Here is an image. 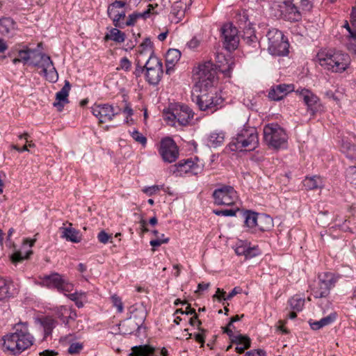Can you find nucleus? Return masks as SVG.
<instances>
[{
	"mask_svg": "<svg viewBox=\"0 0 356 356\" xmlns=\"http://www.w3.org/2000/svg\"><path fill=\"white\" fill-rule=\"evenodd\" d=\"M13 330L2 337V349L5 353L17 355L31 348L35 339L30 333L26 322L19 321L15 324Z\"/></svg>",
	"mask_w": 356,
	"mask_h": 356,
	"instance_id": "nucleus-1",
	"label": "nucleus"
},
{
	"mask_svg": "<svg viewBox=\"0 0 356 356\" xmlns=\"http://www.w3.org/2000/svg\"><path fill=\"white\" fill-rule=\"evenodd\" d=\"M259 144L258 133L255 128H244L241 130L236 137L229 143V147L231 151H252Z\"/></svg>",
	"mask_w": 356,
	"mask_h": 356,
	"instance_id": "nucleus-2",
	"label": "nucleus"
},
{
	"mask_svg": "<svg viewBox=\"0 0 356 356\" xmlns=\"http://www.w3.org/2000/svg\"><path fill=\"white\" fill-rule=\"evenodd\" d=\"M317 58L322 67L332 72H343L350 63L349 56L341 52H321L318 54Z\"/></svg>",
	"mask_w": 356,
	"mask_h": 356,
	"instance_id": "nucleus-3",
	"label": "nucleus"
},
{
	"mask_svg": "<svg viewBox=\"0 0 356 356\" xmlns=\"http://www.w3.org/2000/svg\"><path fill=\"white\" fill-rule=\"evenodd\" d=\"M313 0H295L292 2L284 1L280 6L281 15L291 22H298L303 15L311 10Z\"/></svg>",
	"mask_w": 356,
	"mask_h": 356,
	"instance_id": "nucleus-4",
	"label": "nucleus"
},
{
	"mask_svg": "<svg viewBox=\"0 0 356 356\" xmlns=\"http://www.w3.org/2000/svg\"><path fill=\"white\" fill-rule=\"evenodd\" d=\"M194 113L186 105L175 104L163 113L164 120L171 126H186L193 119Z\"/></svg>",
	"mask_w": 356,
	"mask_h": 356,
	"instance_id": "nucleus-5",
	"label": "nucleus"
},
{
	"mask_svg": "<svg viewBox=\"0 0 356 356\" xmlns=\"http://www.w3.org/2000/svg\"><path fill=\"white\" fill-rule=\"evenodd\" d=\"M264 139L268 147L278 149L286 147L288 136L278 124L270 123L264 127Z\"/></svg>",
	"mask_w": 356,
	"mask_h": 356,
	"instance_id": "nucleus-6",
	"label": "nucleus"
},
{
	"mask_svg": "<svg viewBox=\"0 0 356 356\" xmlns=\"http://www.w3.org/2000/svg\"><path fill=\"white\" fill-rule=\"evenodd\" d=\"M216 71L211 62L199 65L193 70V79L195 82V86L201 92L212 86L215 79Z\"/></svg>",
	"mask_w": 356,
	"mask_h": 356,
	"instance_id": "nucleus-7",
	"label": "nucleus"
},
{
	"mask_svg": "<svg viewBox=\"0 0 356 356\" xmlns=\"http://www.w3.org/2000/svg\"><path fill=\"white\" fill-rule=\"evenodd\" d=\"M268 40V50L274 56H286L289 53V44L284 38L282 31L273 29L267 33Z\"/></svg>",
	"mask_w": 356,
	"mask_h": 356,
	"instance_id": "nucleus-8",
	"label": "nucleus"
},
{
	"mask_svg": "<svg viewBox=\"0 0 356 356\" xmlns=\"http://www.w3.org/2000/svg\"><path fill=\"white\" fill-rule=\"evenodd\" d=\"M144 67L145 68V77L146 81L152 85L158 84L163 74L161 60L158 57H149L145 60Z\"/></svg>",
	"mask_w": 356,
	"mask_h": 356,
	"instance_id": "nucleus-9",
	"label": "nucleus"
},
{
	"mask_svg": "<svg viewBox=\"0 0 356 356\" xmlns=\"http://www.w3.org/2000/svg\"><path fill=\"white\" fill-rule=\"evenodd\" d=\"M223 102L222 97L216 91L210 90L197 97L196 103L202 111L213 113L218 110Z\"/></svg>",
	"mask_w": 356,
	"mask_h": 356,
	"instance_id": "nucleus-10",
	"label": "nucleus"
},
{
	"mask_svg": "<svg viewBox=\"0 0 356 356\" xmlns=\"http://www.w3.org/2000/svg\"><path fill=\"white\" fill-rule=\"evenodd\" d=\"M338 279L339 276L330 272H324L319 274L318 286L312 289L314 296L316 298L326 297Z\"/></svg>",
	"mask_w": 356,
	"mask_h": 356,
	"instance_id": "nucleus-11",
	"label": "nucleus"
},
{
	"mask_svg": "<svg viewBox=\"0 0 356 356\" xmlns=\"http://www.w3.org/2000/svg\"><path fill=\"white\" fill-rule=\"evenodd\" d=\"M40 284L48 288H55L60 292H70L73 289V284L65 280L56 273L40 277Z\"/></svg>",
	"mask_w": 356,
	"mask_h": 356,
	"instance_id": "nucleus-12",
	"label": "nucleus"
},
{
	"mask_svg": "<svg viewBox=\"0 0 356 356\" xmlns=\"http://www.w3.org/2000/svg\"><path fill=\"white\" fill-rule=\"evenodd\" d=\"M213 197L215 204L218 205L232 206L238 200L236 191L229 186H223L216 189L213 193Z\"/></svg>",
	"mask_w": 356,
	"mask_h": 356,
	"instance_id": "nucleus-13",
	"label": "nucleus"
},
{
	"mask_svg": "<svg viewBox=\"0 0 356 356\" xmlns=\"http://www.w3.org/2000/svg\"><path fill=\"white\" fill-rule=\"evenodd\" d=\"M202 170V166H200L197 163H195L192 159L181 160L177 164L169 168L170 172L176 177H181L189 172L197 175Z\"/></svg>",
	"mask_w": 356,
	"mask_h": 356,
	"instance_id": "nucleus-14",
	"label": "nucleus"
},
{
	"mask_svg": "<svg viewBox=\"0 0 356 356\" xmlns=\"http://www.w3.org/2000/svg\"><path fill=\"white\" fill-rule=\"evenodd\" d=\"M223 46L228 51L235 50L239 42L237 29L232 24H225L221 28Z\"/></svg>",
	"mask_w": 356,
	"mask_h": 356,
	"instance_id": "nucleus-15",
	"label": "nucleus"
},
{
	"mask_svg": "<svg viewBox=\"0 0 356 356\" xmlns=\"http://www.w3.org/2000/svg\"><path fill=\"white\" fill-rule=\"evenodd\" d=\"M159 152L165 162L172 163L179 156V149L175 141L166 137L161 140Z\"/></svg>",
	"mask_w": 356,
	"mask_h": 356,
	"instance_id": "nucleus-16",
	"label": "nucleus"
},
{
	"mask_svg": "<svg viewBox=\"0 0 356 356\" xmlns=\"http://www.w3.org/2000/svg\"><path fill=\"white\" fill-rule=\"evenodd\" d=\"M92 112L100 123L110 121L118 114V112H115L114 108L109 104L95 105L92 107Z\"/></svg>",
	"mask_w": 356,
	"mask_h": 356,
	"instance_id": "nucleus-17",
	"label": "nucleus"
},
{
	"mask_svg": "<svg viewBox=\"0 0 356 356\" xmlns=\"http://www.w3.org/2000/svg\"><path fill=\"white\" fill-rule=\"evenodd\" d=\"M295 87L293 84H280L270 88L268 92V97L274 101H279L283 99L288 93L294 91Z\"/></svg>",
	"mask_w": 356,
	"mask_h": 356,
	"instance_id": "nucleus-18",
	"label": "nucleus"
},
{
	"mask_svg": "<svg viewBox=\"0 0 356 356\" xmlns=\"http://www.w3.org/2000/svg\"><path fill=\"white\" fill-rule=\"evenodd\" d=\"M296 92L302 98L308 110H311L312 113H314L316 105L319 102L318 97L311 90L302 88H299L296 90Z\"/></svg>",
	"mask_w": 356,
	"mask_h": 356,
	"instance_id": "nucleus-19",
	"label": "nucleus"
},
{
	"mask_svg": "<svg viewBox=\"0 0 356 356\" xmlns=\"http://www.w3.org/2000/svg\"><path fill=\"white\" fill-rule=\"evenodd\" d=\"M70 89V83L67 80H65V85L62 89L56 94V101L53 104L54 106L57 108L58 111H62L64 106L69 103L68 95Z\"/></svg>",
	"mask_w": 356,
	"mask_h": 356,
	"instance_id": "nucleus-20",
	"label": "nucleus"
},
{
	"mask_svg": "<svg viewBox=\"0 0 356 356\" xmlns=\"http://www.w3.org/2000/svg\"><path fill=\"white\" fill-rule=\"evenodd\" d=\"M53 61L47 54L38 51L36 56H33L31 65L42 68V71H47V68L53 69Z\"/></svg>",
	"mask_w": 356,
	"mask_h": 356,
	"instance_id": "nucleus-21",
	"label": "nucleus"
},
{
	"mask_svg": "<svg viewBox=\"0 0 356 356\" xmlns=\"http://www.w3.org/2000/svg\"><path fill=\"white\" fill-rule=\"evenodd\" d=\"M60 231L61 236L70 242L77 243L81 241V234L78 230L72 227L71 223H69L67 227H60Z\"/></svg>",
	"mask_w": 356,
	"mask_h": 356,
	"instance_id": "nucleus-22",
	"label": "nucleus"
},
{
	"mask_svg": "<svg viewBox=\"0 0 356 356\" xmlns=\"http://www.w3.org/2000/svg\"><path fill=\"white\" fill-rule=\"evenodd\" d=\"M181 58V52L178 49H169L165 56L166 74H170L173 71L175 65Z\"/></svg>",
	"mask_w": 356,
	"mask_h": 356,
	"instance_id": "nucleus-23",
	"label": "nucleus"
},
{
	"mask_svg": "<svg viewBox=\"0 0 356 356\" xmlns=\"http://www.w3.org/2000/svg\"><path fill=\"white\" fill-rule=\"evenodd\" d=\"M15 293L12 281L0 278V300L8 298Z\"/></svg>",
	"mask_w": 356,
	"mask_h": 356,
	"instance_id": "nucleus-24",
	"label": "nucleus"
},
{
	"mask_svg": "<svg viewBox=\"0 0 356 356\" xmlns=\"http://www.w3.org/2000/svg\"><path fill=\"white\" fill-rule=\"evenodd\" d=\"M38 50L29 48L27 46L18 50V57L13 60V63L16 65L18 63H26L33 60V56H36Z\"/></svg>",
	"mask_w": 356,
	"mask_h": 356,
	"instance_id": "nucleus-25",
	"label": "nucleus"
},
{
	"mask_svg": "<svg viewBox=\"0 0 356 356\" xmlns=\"http://www.w3.org/2000/svg\"><path fill=\"white\" fill-rule=\"evenodd\" d=\"M234 250L238 256L243 257L244 259H251L260 253L257 246H235Z\"/></svg>",
	"mask_w": 356,
	"mask_h": 356,
	"instance_id": "nucleus-26",
	"label": "nucleus"
},
{
	"mask_svg": "<svg viewBox=\"0 0 356 356\" xmlns=\"http://www.w3.org/2000/svg\"><path fill=\"white\" fill-rule=\"evenodd\" d=\"M130 313L131 314L130 318H133L135 320H138V322H132L131 321L127 322L129 325H133L134 328L138 327L139 323H142L146 316L145 310L142 306L131 307L130 308Z\"/></svg>",
	"mask_w": 356,
	"mask_h": 356,
	"instance_id": "nucleus-27",
	"label": "nucleus"
},
{
	"mask_svg": "<svg viewBox=\"0 0 356 356\" xmlns=\"http://www.w3.org/2000/svg\"><path fill=\"white\" fill-rule=\"evenodd\" d=\"M232 342L237 345L235 350L239 354H242L245 350L248 349L251 343L250 339L248 337L241 334L234 336Z\"/></svg>",
	"mask_w": 356,
	"mask_h": 356,
	"instance_id": "nucleus-28",
	"label": "nucleus"
},
{
	"mask_svg": "<svg viewBox=\"0 0 356 356\" xmlns=\"http://www.w3.org/2000/svg\"><path fill=\"white\" fill-rule=\"evenodd\" d=\"M274 227L273 218L266 214H259L256 227L257 232H270Z\"/></svg>",
	"mask_w": 356,
	"mask_h": 356,
	"instance_id": "nucleus-29",
	"label": "nucleus"
},
{
	"mask_svg": "<svg viewBox=\"0 0 356 356\" xmlns=\"http://www.w3.org/2000/svg\"><path fill=\"white\" fill-rule=\"evenodd\" d=\"M56 314L65 325H68L70 323V319H72L76 316L74 311L65 306H60L57 307L56 309Z\"/></svg>",
	"mask_w": 356,
	"mask_h": 356,
	"instance_id": "nucleus-30",
	"label": "nucleus"
},
{
	"mask_svg": "<svg viewBox=\"0 0 356 356\" xmlns=\"http://www.w3.org/2000/svg\"><path fill=\"white\" fill-rule=\"evenodd\" d=\"M152 4L148 5V8L143 13H134L129 15L128 19L125 20L124 27L134 26L138 18L146 19L149 16L152 9H153Z\"/></svg>",
	"mask_w": 356,
	"mask_h": 356,
	"instance_id": "nucleus-31",
	"label": "nucleus"
},
{
	"mask_svg": "<svg viewBox=\"0 0 356 356\" xmlns=\"http://www.w3.org/2000/svg\"><path fill=\"white\" fill-rule=\"evenodd\" d=\"M303 185L307 190H315L323 187V181L319 176L307 177L303 181Z\"/></svg>",
	"mask_w": 356,
	"mask_h": 356,
	"instance_id": "nucleus-32",
	"label": "nucleus"
},
{
	"mask_svg": "<svg viewBox=\"0 0 356 356\" xmlns=\"http://www.w3.org/2000/svg\"><path fill=\"white\" fill-rule=\"evenodd\" d=\"M341 149L349 160L356 161V144L343 140Z\"/></svg>",
	"mask_w": 356,
	"mask_h": 356,
	"instance_id": "nucleus-33",
	"label": "nucleus"
},
{
	"mask_svg": "<svg viewBox=\"0 0 356 356\" xmlns=\"http://www.w3.org/2000/svg\"><path fill=\"white\" fill-rule=\"evenodd\" d=\"M259 216V215L258 213L250 211H247L244 213L245 225L248 227L252 229V232L254 233L257 232L256 227L257 225Z\"/></svg>",
	"mask_w": 356,
	"mask_h": 356,
	"instance_id": "nucleus-34",
	"label": "nucleus"
},
{
	"mask_svg": "<svg viewBox=\"0 0 356 356\" xmlns=\"http://www.w3.org/2000/svg\"><path fill=\"white\" fill-rule=\"evenodd\" d=\"M15 22L10 17H3L0 19V33L8 35L15 30Z\"/></svg>",
	"mask_w": 356,
	"mask_h": 356,
	"instance_id": "nucleus-35",
	"label": "nucleus"
},
{
	"mask_svg": "<svg viewBox=\"0 0 356 356\" xmlns=\"http://www.w3.org/2000/svg\"><path fill=\"white\" fill-rule=\"evenodd\" d=\"M32 254L33 251L30 248L22 249L13 252L10 256V259L13 264H16L29 259Z\"/></svg>",
	"mask_w": 356,
	"mask_h": 356,
	"instance_id": "nucleus-36",
	"label": "nucleus"
},
{
	"mask_svg": "<svg viewBox=\"0 0 356 356\" xmlns=\"http://www.w3.org/2000/svg\"><path fill=\"white\" fill-rule=\"evenodd\" d=\"M334 314H330L326 317L321 318L319 321L311 322L309 321V325L312 330H319L326 325L331 324L335 320Z\"/></svg>",
	"mask_w": 356,
	"mask_h": 356,
	"instance_id": "nucleus-37",
	"label": "nucleus"
},
{
	"mask_svg": "<svg viewBox=\"0 0 356 356\" xmlns=\"http://www.w3.org/2000/svg\"><path fill=\"white\" fill-rule=\"evenodd\" d=\"M106 40H113L118 43L123 42L125 40V34L116 28H112L105 35Z\"/></svg>",
	"mask_w": 356,
	"mask_h": 356,
	"instance_id": "nucleus-38",
	"label": "nucleus"
},
{
	"mask_svg": "<svg viewBox=\"0 0 356 356\" xmlns=\"http://www.w3.org/2000/svg\"><path fill=\"white\" fill-rule=\"evenodd\" d=\"M129 356H155L154 348L147 346L134 347Z\"/></svg>",
	"mask_w": 356,
	"mask_h": 356,
	"instance_id": "nucleus-39",
	"label": "nucleus"
},
{
	"mask_svg": "<svg viewBox=\"0 0 356 356\" xmlns=\"http://www.w3.org/2000/svg\"><path fill=\"white\" fill-rule=\"evenodd\" d=\"M289 304L291 309L296 312H300L304 307L305 298L300 297L299 295H295L289 300Z\"/></svg>",
	"mask_w": 356,
	"mask_h": 356,
	"instance_id": "nucleus-40",
	"label": "nucleus"
},
{
	"mask_svg": "<svg viewBox=\"0 0 356 356\" xmlns=\"http://www.w3.org/2000/svg\"><path fill=\"white\" fill-rule=\"evenodd\" d=\"M208 140L212 146H219L224 142L225 134L222 131H213L210 134Z\"/></svg>",
	"mask_w": 356,
	"mask_h": 356,
	"instance_id": "nucleus-41",
	"label": "nucleus"
},
{
	"mask_svg": "<svg viewBox=\"0 0 356 356\" xmlns=\"http://www.w3.org/2000/svg\"><path fill=\"white\" fill-rule=\"evenodd\" d=\"M42 325L44 329V338L51 334L53 328L55 327L56 322L51 318H45L42 321Z\"/></svg>",
	"mask_w": 356,
	"mask_h": 356,
	"instance_id": "nucleus-42",
	"label": "nucleus"
},
{
	"mask_svg": "<svg viewBox=\"0 0 356 356\" xmlns=\"http://www.w3.org/2000/svg\"><path fill=\"white\" fill-rule=\"evenodd\" d=\"M120 236H121L120 233H117L113 236V234H108L104 230H102L97 234V238L99 240V242L101 243L105 244V243H107L108 242L111 243H114V241L113 240V238H117V237H118Z\"/></svg>",
	"mask_w": 356,
	"mask_h": 356,
	"instance_id": "nucleus-43",
	"label": "nucleus"
},
{
	"mask_svg": "<svg viewBox=\"0 0 356 356\" xmlns=\"http://www.w3.org/2000/svg\"><path fill=\"white\" fill-rule=\"evenodd\" d=\"M45 79L51 83H56L58 79V74L53 65V69L47 68V71H42Z\"/></svg>",
	"mask_w": 356,
	"mask_h": 356,
	"instance_id": "nucleus-44",
	"label": "nucleus"
},
{
	"mask_svg": "<svg viewBox=\"0 0 356 356\" xmlns=\"http://www.w3.org/2000/svg\"><path fill=\"white\" fill-rule=\"evenodd\" d=\"M125 16H126V14H125L124 11H121V12L118 13V14H116L115 17H114L112 19L114 26L115 27H118L120 29L124 28Z\"/></svg>",
	"mask_w": 356,
	"mask_h": 356,
	"instance_id": "nucleus-45",
	"label": "nucleus"
},
{
	"mask_svg": "<svg viewBox=\"0 0 356 356\" xmlns=\"http://www.w3.org/2000/svg\"><path fill=\"white\" fill-rule=\"evenodd\" d=\"M111 300L113 305L117 308L119 313H122L124 310L123 303L120 296L116 294L111 296Z\"/></svg>",
	"mask_w": 356,
	"mask_h": 356,
	"instance_id": "nucleus-46",
	"label": "nucleus"
},
{
	"mask_svg": "<svg viewBox=\"0 0 356 356\" xmlns=\"http://www.w3.org/2000/svg\"><path fill=\"white\" fill-rule=\"evenodd\" d=\"M346 179L352 184H356V167L350 166L346 170Z\"/></svg>",
	"mask_w": 356,
	"mask_h": 356,
	"instance_id": "nucleus-47",
	"label": "nucleus"
},
{
	"mask_svg": "<svg viewBox=\"0 0 356 356\" xmlns=\"http://www.w3.org/2000/svg\"><path fill=\"white\" fill-rule=\"evenodd\" d=\"M131 136L133 139L141 144L143 146H145L147 143V138L142 134H140L138 130H134L131 133Z\"/></svg>",
	"mask_w": 356,
	"mask_h": 356,
	"instance_id": "nucleus-48",
	"label": "nucleus"
},
{
	"mask_svg": "<svg viewBox=\"0 0 356 356\" xmlns=\"http://www.w3.org/2000/svg\"><path fill=\"white\" fill-rule=\"evenodd\" d=\"M239 210L238 207L232 208V209H226L222 210L214 211V213L217 216H234L236 215V212Z\"/></svg>",
	"mask_w": 356,
	"mask_h": 356,
	"instance_id": "nucleus-49",
	"label": "nucleus"
},
{
	"mask_svg": "<svg viewBox=\"0 0 356 356\" xmlns=\"http://www.w3.org/2000/svg\"><path fill=\"white\" fill-rule=\"evenodd\" d=\"M144 61L141 58H137L136 67L134 72L136 77L140 76L144 72H145V68L143 65Z\"/></svg>",
	"mask_w": 356,
	"mask_h": 356,
	"instance_id": "nucleus-50",
	"label": "nucleus"
},
{
	"mask_svg": "<svg viewBox=\"0 0 356 356\" xmlns=\"http://www.w3.org/2000/svg\"><path fill=\"white\" fill-rule=\"evenodd\" d=\"M141 47H146V51L149 55V57H156L154 54L153 43L149 38H146L144 42L141 44Z\"/></svg>",
	"mask_w": 356,
	"mask_h": 356,
	"instance_id": "nucleus-51",
	"label": "nucleus"
},
{
	"mask_svg": "<svg viewBox=\"0 0 356 356\" xmlns=\"http://www.w3.org/2000/svg\"><path fill=\"white\" fill-rule=\"evenodd\" d=\"M131 67V63L130 62V60L127 57H124L121 58L119 67H117V70H123L127 72L130 70Z\"/></svg>",
	"mask_w": 356,
	"mask_h": 356,
	"instance_id": "nucleus-52",
	"label": "nucleus"
},
{
	"mask_svg": "<svg viewBox=\"0 0 356 356\" xmlns=\"http://www.w3.org/2000/svg\"><path fill=\"white\" fill-rule=\"evenodd\" d=\"M83 349V344L81 343H73L68 348V353L71 355L78 354Z\"/></svg>",
	"mask_w": 356,
	"mask_h": 356,
	"instance_id": "nucleus-53",
	"label": "nucleus"
},
{
	"mask_svg": "<svg viewBox=\"0 0 356 356\" xmlns=\"http://www.w3.org/2000/svg\"><path fill=\"white\" fill-rule=\"evenodd\" d=\"M68 297L72 300H76V299L86 301V293L83 291H76L74 293L68 295Z\"/></svg>",
	"mask_w": 356,
	"mask_h": 356,
	"instance_id": "nucleus-54",
	"label": "nucleus"
},
{
	"mask_svg": "<svg viewBox=\"0 0 356 356\" xmlns=\"http://www.w3.org/2000/svg\"><path fill=\"white\" fill-rule=\"evenodd\" d=\"M125 5L126 3L124 1L115 0L108 6V11L110 13H114L113 10L122 8Z\"/></svg>",
	"mask_w": 356,
	"mask_h": 356,
	"instance_id": "nucleus-55",
	"label": "nucleus"
},
{
	"mask_svg": "<svg viewBox=\"0 0 356 356\" xmlns=\"http://www.w3.org/2000/svg\"><path fill=\"white\" fill-rule=\"evenodd\" d=\"M169 242V238L165 236L164 234H161V236H158L155 240H152L150 241V245H161L162 243H167Z\"/></svg>",
	"mask_w": 356,
	"mask_h": 356,
	"instance_id": "nucleus-56",
	"label": "nucleus"
},
{
	"mask_svg": "<svg viewBox=\"0 0 356 356\" xmlns=\"http://www.w3.org/2000/svg\"><path fill=\"white\" fill-rule=\"evenodd\" d=\"M123 113L126 114L127 117H126V120L125 122L127 123H129V121H132V119H129L130 117L132 116V115L134 114V111L133 109L131 108L130 106V104H126V106L123 109Z\"/></svg>",
	"mask_w": 356,
	"mask_h": 356,
	"instance_id": "nucleus-57",
	"label": "nucleus"
},
{
	"mask_svg": "<svg viewBox=\"0 0 356 356\" xmlns=\"http://www.w3.org/2000/svg\"><path fill=\"white\" fill-rule=\"evenodd\" d=\"M138 58H141L143 60H145L149 58V55L146 51V47H141V44L139 47Z\"/></svg>",
	"mask_w": 356,
	"mask_h": 356,
	"instance_id": "nucleus-58",
	"label": "nucleus"
},
{
	"mask_svg": "<svg viewBox=\"0 0 356 356\" xmlns=\"http://www.w3.org/2000/svg\"><path fill=\"white\" fill-rule=\"evenodd\" d=\"M245 356H266V353L261 349L251 350L248 351Z\"/></svg>",
	"mask_w": 356,
	"mask_h": 356,
	"instance_id": "nucleus-59",
	"label": "nucleus"
},
{
	"mask_svg": "<svg viewBox=\"0 0 356 356\" xmlns=\"http://www.w3.org/2000/svg\"><path fill=\"white\" fill-rule=\"evenodd\" d=\"M200 44V40H198L197 38L194 37L188 43L187 47L189 49H194L197 48Z\"/></svg>",
	"mask_w": 356,
	"mask_h": 356,
	"instance_id": "nucleus-60",
	"label": "nucleus"
},
{
	"mask_svg": "<svg viewBox=\"0 0 356 356\" xmlns=\"http://www.w3.org/2000/svg\"><path fill=\"white\" fill-rule=\"evenodd\" d=\"M159 190V188L158 186H152L151 187L144 188L143 191L147 195L152 196L154 193H156Z\"/></svg>",
	"mask_w": 356,
	"mask_h": 356,
	"instance_id": "nucleus-61",
	"label": "nucleus"
},
{
	"mask_svg": "<svg viewBox=\"0 0 356 356\" xmlns=\"http://www.w3.org/2000/svg\"><path fill=\"white\" fill-rule=\"evenodd\" d=\"M241 291V289L240 288L235 287L225 298H223V300H228L232 299L236 294L240 293Z\"/></svg>",
	"mask_w": 356,
	"mask_h": 356,
	"instance_id": "nucleus-62",
	"label": "nucleus"
},
{
	"mask_svg": "<svg viewBox=\"0 0 356 356\" xmlns=\"http://www.w3.org/2000/svg\"><path fill=\"white\" fill-rule=\"evenodd\" d=\"M344 27L346 29V30L349 33V36L353 39H356V29H351L349 24L346 22L344 25Z\"/></svg>",
	"mask_w": 356,
	"mask_h": 356,
	"instance_id": "nucleus-63",
	"label": "nucleus"
},
{
	"mask_svg": "<svg viewBox=\"0 0 356 356\" xmlns=\"http://www.w3.org/2000/svg\"><path fill=\"white\" fill-rule=\"evenodd\" d=\"M225 292L218 288L216 293L213 296V298H217L218 300H223V298H225Z\"/></svg>",
	"mask_w": 356,
	"mask_h": 356,
	"instance_id": "nucleus-64",
	"label": "nucleus"
}]
</instances>
